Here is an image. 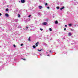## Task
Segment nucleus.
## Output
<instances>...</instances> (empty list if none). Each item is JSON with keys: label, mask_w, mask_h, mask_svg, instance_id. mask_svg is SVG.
I'll list each match as a JSON object with an SVG mask.
<instances>
[{"label": "nucleus", "mask_w": 78, "mask_h": 78, "mask_svg": "<svg viewBox=\"0 0 78 78\" xmlns=\"http://www.w3.org/2000/svg\"><path fill=\"white\" fill-rule=\"evenodd\" d=\"M49 31H52V29H51V28H49Z\"/></svg>", "instance_id": "1a4fd4ad"}, {"label": "nucleus", "mask_w": 78, "mask_h": 78, "mask_svg": "<svg viewBox=\"0 0 78 78\" xmlns=\"http://www.w3.org/2000/svg\"><path fill=\"white\" fill-rule=\"evenodd\" d=\"M64 8V7L63 6L62 8H60V10H61V11H62V9H63Z\"/></svg>", "instance_id": "423d86ee"}, {"label": "nucleus", "mask_w": 78, "mask_h": 78, "mask_svg": "<svg viewBox=\"0 0 78 78\" xmlns=\"http://www.w3.org/2000/svg\"><path fill=\"white\" fill-rule=\"evenodd\" d=\"M37 51H42V49H41L40 50L37 49Z\"/></svg>", "instance_id": "f8f14e48"}, {"label": "nucleus", "mask_w": 78, "mask_h": 78, "mask_svg": "<svg viewBox=\"0 0 78 78\" xmlns=\"http://www.w3.org/2000/svg\"><path fill=\"white\" fill-rule=\"evenodd\" d=\"M65 27H67V25H65Z\"/></svg>", "instance_id": "bb28decb"}, {"label": "nucleus", "mask_w": 78, "mask_h": 78, "mask_svg": "<svg viewBox=\"0 0 78 78\" xmlns=\"http://www.w3.org/2000/svg\"><path fill=\"white\" fill-rule=\"evenodd\" d=\"M40 30H41V31H42V30H43V29H41V28H40Z\"/></svg>", "instance_id": "412c9836"}, {"label": "nucleus", "mask_w": 78, "mask_h": 78, "mask_svg": "<svg viewBox=\"0 0 78 78\" xmlns=\"http://www.w3.org/2000/svg\"><path fill=\"white\" fill-rule=\"evenodd\" d=\"M39 44V42H37L36 44H35V45L36 47H37L38 46V44Z\"/></svg>", "instance_id": "f03ea898"}, {"label": "nucleus", "mask_w": 78, "mask_h": 78, "mask_svg": "<svg viewBox=\"0 0 78 78\" xmlns=\"http://www.w3.org/2000/svg\"><path fill=\"white\" fill-rule=\"evenodd\" d=\"M40 56H41V55H41V54H40Z\"/></svg>", "instance_id": "c85d7f7f"}, {"label": "nucleus", "mask_w": 78, "mask_h": 78, "mask_svg": "<svg viewBox=\"0 0 78 78\" xmlns=\"http://www.w3.org/2000/svg\"><path fill=\"white\" fill-rule=\"evenodd\" d=\"M47 8H48V9H49V7H47Z\"/></svg>", "instance_id": "4be33fe9"}, {"label": "nucleus", "mask_w": 78, "mask_h": 78, "mask_svg": "<svg viewBox=\"0 0 78 78\" xmlns=\"http://www.w3.org/2000/svg\"><path fill=\"white\" fill-rule=\"evenodd\" d=\"M21 3H25V0H21Z\"/></svg>", "instance_id": "7ed1b4c3"}, {"label": "nucleus", "mask_w": 78, "mask_h": 78, "mask_svg": "<svg viewBox=\"0 0 78 78\" xmlns=\"http://www.w3.org/2000/svg\"><path fill=\"white\" fill-rule=\"evenodd\" d=\"M33 47L34 48H36V46L35 45H33Z\"/></svg>", "instance_id": "9b49d317"}, {"label": "nucleus", "mask_w": 78, "mask_h": 78, "mask_svg": "<svg viewBox=\"0 0 78 78\" xmlns=\"http://www.w3.org/2000/svg\"><path fill=\"white\" fill-rule=\"evenodd\" d=\"M49 52H50V53H51V51H49Z\"/></svg>", "instance_id": "a878e982"}, {"label": "nucleus", "mask_w": 78, "mask_h": 78, "mask_svg": "<svg viewBox=\"0 0 78 78\" xmlns=\"http://www.w3.org/2000/svg\"><path fill=\"white\" fill-rule=\"evenodd\" d=\"M23 60H25V59H23Z\"/></svg>", "instance_id": "c756f323"}, {"label": "nucleus", "mask_w": 78, "mask_h": 78, "mask_svg": "<svg viewBox=\"0 0 78 78\" xmlns=\"http://www.w3.org/2000/svg\"><path fill=\"white\" fill-rule=\"evenodd\" d=\"M64 31H66V28H65L64 29Z\"/></svg>", "instance_id": "5701e85b"}, {"label": "nucleus", "mask_w": 78, "mask_h": 78, "mask_svg": "<svg viewBox=\"0 0 78 78\" xmlns=\"http://www.w3.org/2000/svg\"><path fill=\"white\" fill-rule=\"evenodd\" d=\"M5 10L6 11H9V9H6Z\"/></svg>", "instance_id": "2eb2a0df"}, {"label": "nucleus", "mask_w": 78, "mask_h": 78, "mask_svg": "<svg viewBox=\"0 0 78 78\" xmlns=\"http://www.w3.org/2000/svg\"><path fill=\"white\" fill-rule=\"evenodd\" d=\"M26 28L28 29V27H26Z\"/></svg>", "instance_id": "b1692460"}, {"label": "nucleus", "mask_w": 78, "mask_h": 78, "mask_svg": "<svg viewBox=\"0 0 78 78\" xmlns=\"http://www.w3.org/2000/svg\"><path fill=\"white\" fill-rule=\"evenodd\" d=\"M69 27H71V26H72V24H69Z\"/></svg>", "instance_id": "f3484780"}, {"label": "nucleus", "mask_w": 78, "mask_h": 78, "mask_svg": "<svg viewBox=\"0 0 78 78\" xmlns=\"http://www.w3.org/2000/svg\"><path fill=\"white\" fill-rule=\"evenodd\" d=\"M28 40L29 41H31V40H30V37H29V38L28 39Z\"/></svg>", "instance_id": "9d476101"}, {"label": "nucleus", "mask_w": 78, "mask_h": 78, "mask_svg": "<svg viewBox=\"0 0 78 78\" xmlns=\"http://www.w3.org/2000/svg\"><path fill=\"white\" fill-rule=\"evenodd\" d=\"M31 27V28H32V27Z\"/></svg>", "instance_id": "473e14b6"}, {"label": "nucleus", "mask_w": 78, "mask_h": 78, "mask_svg": "<svg viewBox=\"0 0 78 78\" xmlns=\"http://www.w3.org/2000/svg\"><path fill=\"white\" fill-rule=\"evenodd\" d=\"M47 5H48V4L47 3H46L45 4V6H47Z\"/></svg>", "instance_id": "dca6fc26"}, {"label": "nucleus", "mask_w": 78, "mask_h": 78, "mask_svg": "<svg viewBox=\"0 0 78 78\" xmlns=\"http://www.w3.org/2000/svg\"><path fill=\"white\" fill-rule=\"evenodd\" d=\"M71 31H72V30H72V29H71Z\"/></svg>", "instance_id": "7c9ffc66"}, {"label": "nucleus", "mask_w": 78, "mask_h": 78, "mask_svg": "<svg viewBox=\"0 0 78 78\" xmlns=\"http://www.w3.org/2000/svg\"><path fill=\"white\" fill-rule=\"evenodd\" d=\"M13 47L14 48H15L16 47V45L15 44H14L13 45Z\"/></svg>", "instance_id": "a211bd4d"}, {"label": "nucleus", "mask_w": 78, "mask_h": 78, "mask_svg": "<svg viewBox=\"0 0 78 78\" xmlns=\"http://www.w3.org/2000/svg\"><path fill=\"white\" fill-rule=\"evenodd\" d=\"M55 24H58V21H57V20L55 22Z\"/></svg>", "instance_id": "6e6552de"}, {"label": "nucleus", "mask_w": 78, "mask_h": 78, "mask_svg": "<svg viewBox=\"0 0 78 78\" xmlns=\"http://www.w3.org/2000/svg\"><path fill=\"white\" fill-rule=\"evenodd\" d=\"M2 16V13H0V16Z\"/></svg>", "instance_id": "cd10ccee"}, {"label": "nucleus", "mask_w": 78, "mask_h": 78, "mask_svg": "<svg viewBox=\"0 0 78 78\" xmlns=\"http://www.w3.org/2000/svg\"><path fill=\"white\" fill-rule=\"evenodd\" d=\"M5 15L6 17H9V15H8L7 13H6Z\"/></svg>", "instance_id": "20e7f679"}, {"label": "nucleus", "mask_w": 78, "mask_h": 78, "mask_svg": "<svg viewBox=\"0 0 78 78\" xmlns=\"http://www.w3.org/2000/svg\"><path fill=\"white\" fill-rule=\"evenodd\" d=\"M31 15H29V16H28V17H29V18H30V17H31Z\"/></svg>", "instance_id": "aec40b11"}, {"label": "nucleus", "mask_w": 78, "mask_h": 78, "mask_svg": "<svg viewBox=\"0 0 78 78\" xmlns=\"http://www.w3.org/2000/svg\"><path fill=\"white\" fill-rule=\"evenodd\" d=\"M19 2H20V1H19Z\"/></svg>", "instance_id": "72a5a7b5"}, {"label": "nucleus", "mask_w": 78, "mask_h": 78, "mask_svg": "<svg viewBox=\"0 0 78 78\" xmlns=\"http://www.w3.org/2000/svg\"><path fill=\"white\" fill-rule=\"evenodd\" d=\"M39 14V16H41V14H40V13H38Z\"/></svg>", "instance_id": "6ab92c4d"}, {"label": "nucleus", "mask_w": 78, "mask_h": 78, "mask_svg": "<svg viewBox=\"0 0 78 78\" xmlns=\"http://www.w3.org/2000/svg\"><path fill=\"white\" fill-rule=\"evenodd\" d=\"M21 46H22L23 45V44H22L20 45Z\"/></svg>", "instance_id": "393cba45"}, {"label": "nucleus", "mask_w": 78, "mask_h": 78, "mask_svg": "<svg viewBox=\"0 0 78 78\" xmlns=\"http://www.w3.org/2000/svg\"><path fill=\"white\" fill-rule=\"evenodd\" d=\"M47 24V22H44L42 23V25H45Z\"/></svg>", "instance_id": "f257e3e1"}, {"label": "nucleus", "mask_w": 78, "mask_h": 78, "mask_svg": "<svg viewBox=\"0 0 78 78\" xmlns=\"http://www.w3.org/2000/svg\"><path fill=\"white\" fill-rule=\"evenodd\" d=\"M56 8H57V9H59V7H56Z\"/></svg>", "instance_id": "ddd939ff"}, {"label": "nucleus", "mask_w": 78, "mask_h": 78, "mask_svg": "<svg viewBox=\"0 0 78 78\" xmlns=\"http://www.w3.org/2000/svg\"><path fill=\"white\" fill-rule=\"evenodd\" d=\"M38 8L39 9H41V8H43V7L41 6H38Z\"/></svg>", "instance_id": "39448f33"}, {"label": "nucleus", "mask_w": 78, "mask_h": 78, "mask_svg": "<svg viewBox=\"0 0 78 78\" xmlns=\"http://www.w3.org/2000/svg\"><path fill=\"white\" fill-rule=\"evenodd\" d=\"M47 56H50V55H47Z\"/></svg>", "instance_id": "2f4dec72"}, {"label": "nucleus", "mask_w": 78, "mask_h": 78, "mask_svg": "<svg viewBox=\"0 0 78 78\" xmlns=\"http://www.w3.org/2000/svg\"><path fill=\"white\" fill-rule=\"evenodd\" d=\"M71 44H73L72 43Z\"/></svg>", "instance_id": "c9c22d12"}, {"label": "nucleus", "mask_w": 78, "mask_h": 78, "mask_svg": "<svg viewBox=\"0 0 78 78\" xmlns=\"http://www.w3.org/2000/svg\"><path fill=\"white\" fill-rule=\"evenodd\" d=\"M47 39H48V38H47Z\"/></svg>", "instance_id": "e433bc0d"}, {"label": "nucleus", "mask_w": 78, "mask_h": 78, "mask_svg": "<svg viewBox=\"0 0 78 78\" xmlns=\"http://www.w3.org/2000/svg\"><path fill=\"white\" fill-rule=\"evenodd\" d=\"M72 35V34L70 33H69L68 34V36H70Z\"/></svg>", "instance_id": "0eeeda50"}, {"label": "nucleus", "mask_w": 78, "mask_h": 78, "mask_svg": "<svg viewBox=\"0 0 78 78\" xmlns=\"http://www.w3.org/2000/svg\"><path fill=\"white\" fill-rule=\"evenodd\" d=\"M18 17H20V15L18 14Z\"/></svg>", "instance_id": "4468645a"}, {"label": "nucleus", "mask_w": 78, "mask_h": 78, "mask_svg": "<svg viewBox=\"0 0 78 78\" xmlns=\"http://www.w3.org/2000/svg\"><path fill=\"white\" fill-rule=\"evenodd\" d=\"M46 53H48V52H46Z\"/></svg>", "instance_id": "f704fd0d"}]
</instances>
